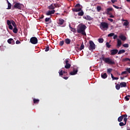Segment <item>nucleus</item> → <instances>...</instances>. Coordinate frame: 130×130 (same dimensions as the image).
<instances>
[{"instance_id": "49", "label": "nucleus", "mask_w": 130, "mask_h": 130, "mask_svg": "<svg viewBox=\"0 0 130 130\" xmlns=\"http://www.w3.org/2000/svg\"><path fill=\"white\" fill-rule=\"evenodd\" d=\"M59 76H62V70H61L60 72H59Z\"/></svg>"}, {"instance_id": "2", "label": "nucleus", "mask_w": 130, "mask_h": 130, "mask_svg": "<svg viewBox=\"0 0 130 130\" xmlns=\"http://www.w3.org/2000/svg\"><path fill=\"white\" fill-rule=\"evenodd\" d=\"M109 26V24H108V23L103 22L101 23L100 28L101 29V30H103V31H106V30H108Z\"/></svg>"}, {"instance_id": "18", "label": "nucleus", "mask_w": 130, "mask_h": 130, "mask_svg": "<svg viewBox=\"0 0 130 130\" xmlns=\"http://www.w3.org/2000/svg\"><path fill=\"white\" fill-rule=\"evenodd\" d=\"M48 9H49V10H54L55 7L54 4H51L49 6H48Z\"/></svg>"}, {"instance_id": "33", "label": "nucleus", "mask_w": 130, "mask_h": 130, "mask_svg": "<svg viewBox=\"0 0 130 130\" xmlns=\"http://www.w3.org/2000/svg\"><path fill=\"white\" fill-rule=\"evenodd\" d=\"M125 124H125V122L123 123L122 122H121L119 123L120 126H123V125H125Z\"/></svg>"}, {"instance_id": "31", "label": "nucleus", "mask_w": 130, "mask_h": 130, "mask_svg": "<svg viewBox=\"0 0 130 130\" xmlns=\"http://www.w3.org/2000/svg\"><path fill=\"white\" fill-rule=\"evenodd\" d=\"M112 36H114V33H110L108 35V37H112Z\"/></svg>"}, {"instance_id": "64", "label": "nucleus", "mask_w": 130, "mask_h": 130, "mask_svg": "<svg viewBox=\"0 0 130 130\" xmlns=\"http://www.w3.org/2000/svg\"><path fill=\"white\" fill-rule=\"evenodd\" d=\"M127 130H130V128L129 127H127Z\"/></svg>"}, {"instance_id": "37", "label": "nucleus", "mask_w": 130, "mask_h": 130, "mask_svg": "<svg viewBox=\"0 0 130 130\" xmlns=\"http://www.w3.org/2000/svg\"><path fill=\"white\" fill-rule=\"evenodd\" d=\"M54 8H59V6L57 4H54Z\"/></svg>"}, {"instance_id": "27", "label": "nucleus", "mask_w": 130, "mask_h": 130, "mask_svg": "<svg viewBox=\"0 0 130 130\" xmlns=\"http://www.w3.org/2000/svg\"><path fill=\"white\" fill-rule=\"evenodd\" d=\"M116 90H119L120 89V84H117V85H116Z\"/></svg>"}, {"instance_id": "63", "label": "nucleus", "mask_w": 130, "mask_h": 130, "mask_svg": "<svg viewBox=\"0 0 130 130\" xmlns=\"http://www.w3.org/2000/svg\"><path fill=\"white\" fill-rule=\"evenodd\" d=\"M121 80H123L124 79V77H120Z\"/></svg>"}, {"instance_id": "41", "label": "nucleus", "mask_w": 130, "mask_h": 130, "mask_svg": "<svg viewBox=\"0 0 130 130\" xmlns=\"http://www.w3.org/2000/svg\"><path fill=\"white\" fill-rule=\"evenodd\" d=\"M63 43H64L63 41H62L60 42L59 46H62V45H63Z\"/></svg>"}, {"instance_id": "58", "label": "nucleus", "mask_w": 130, "mask_h": 130, "mask_svg": "<svg viewBox=\"0 0 130 130\" xmlns=\"http://www.w3.org/2000/svg\"><path fill=\"white\" fill-rule=\"evenodd\" d=\"M108 11H112V8H108Z\"/></svg>"}, {"instance_id": "42", "label": "nucleus", "mask_w": 130, "mask_h": 130, "mask_svg": "<svg viewBox=\"0 0 130 130\" xmlns=\"http://www.w3.org/2000/svg\"><path fill=\"white\" fill-rule=\"evenodd\" d=\"M117 35H115L114 34V36H113V39H117Z\"/></svg>"}, {"instance_id": "44", "label": "nucleus", "mask_w": 130, "mask_h": 130, "mask_svg": "<svg viewBox=\"0 0 130 130\" xmlns=\"http://www.w3.org/2000/svg\"><path fill=\"white\" fill-rule=\"evenodd\" d=\"M50 18H46L45 19V22H49L50 20Z\"/></svg>"}, {"instance_id": "3", "label": "nucleus", "mask_w": 130, "mask_h": 130, "mask_svg": "<svg viewBox=\"0 0 130 130\" xmlns=\"http://www.w3.org/2000/svg\"><path fill=\"white\" fill-rule=\"evenodd\" d=\"M103 60L106 62V63H108V64H114L115 63V62L114 60H112V59H111L110 58H102Z\"/></svg>"}, {"instance_id": "30", "label": "nucleus", "mask_w": 130, "mask_h": 130, "mask_svg": "<svg viewBox=\"0 0 130 130\" xmlns=\"http://www.w3.org/2000/svg\"><path fill=\"white\" fill-rule=\"evenodd\" d=\"M85 47V46L84 45V44L82 43V44L80 46V50H83Z\"/></svg>"}, {"instance_id": "38", "label": "nucleus", "mask_w": 130, "mask_h": 130, "mask_svg": "<svg viewBox=\"0 0 130 130\" xmlns=\"http://www.w3.org/2000/svg\"><path fill=\"white\" fill-rule=\"evenodd\" d=\"M96 10L98 12H99V11H101V7L100 6H98L96 7Z\"/></svg>"}, {"instance_id": "4", "label": "nucleus", "mask_w": 130, "mask_h": 130, "mask_svg": "<svg viewBox=\"0 0 130 130\" xmlns=\"http://www.w3.org/2000/svg\"><path fill=\"white\" fill-rule=\"evenodd\" d=\"M7 25H8L9 28L10 30H13V26H15V25H16V23H15L14 21H13V20L10 21V20H8L7 21Z\"/></svg>"}, {"instance_id": "50", "label": "nucleus", "mask_w": 130, "mask_h": 130, "mask_svg": "<svg viewBox=\"0 0 130 130\" xmlns=\"http://www.w3.org/2000/svg\"><path fill=\"white\" fill-rule=\"evenodd\" d=\"M124 61H127V60L129 61V58H125V59H123Z\"/></svg>"}, {"instance_id": "53", "label": "nucleus", "mask_w": 130, "mask_h": 130, "mask_svg": "<svg viewBox=\"0 0 130 130\" xmlns=\"http://www.w3.org/2000/svg\"><path fill=\"white\" fill-rule=\"evenodd\" d=\"M126 74H127V72H126V71H123L121 73V75Z\"/></svg>"}, {"instance_id": "10", "label": "nucleus", "mask_w": 130, "mask_h": 130, "mask_svg": "<svg viewBox=\"0 0 130 130\" xmlns=\"http://www.w3.org/2000/svg\"><path fill=\"white\" fill-rule=\"evenodd\" d=\"M54 13H55V10H51V11H48L46 15L47 16H50V15H52L53 14H54Z\"/></svg>"}, {"instance_id": "9", "label": "nucleus", "mask_w": 130, "mask_h": 130, "mask_svg": "<svg viewBox=\"0 0 130 130\" xmlns=\"http://www.w3.org/2000/svg\"><path fill=\"white\" fill-rule=\"evenodd\" d=\"M118 52V50L117 49H113L111 50V55H115L116 53Z\"/></svg>"}, {"instance_id": "7", "label": "nucleus", "mask_w": 130, "mask_h": 130, "mask_svg": "<svg viewBox=\"0 0 130 130\" xmlns=\"http://www.w3.org/2000/svg\"><path fill=\"white\" fill-rule=\"evenodd\" d=\"M30 42H31L32 44H37L38 43V40L36 37H32L30 38Z\"/></svg>"}, {"instance_id": "25", "label": "nucleus", "mask_w": 130, "mask_h": 130, "mask_svg": "<svg viewBox=\"0 0 130 130\" xmlns=\"http://www.w3.org/2000/svg\"><path fill=\"white\" fill-rule=\"evenodd\" d=\"M111 72H112V69H107V73L109 74V75H110L111 73Z\"/></svg>"}, {"instance_id": "32", "label": "nucleus", "mask_w": 130, "mask_h": 130, "mask_svg": "<svg viewBox=\"0 0 130 130\" xmlns=\"http://www.w3.org/2000/svg\"><path fill=\"white\" fill-rule=\"evenodd\" d=\"M99 43H103L104 40L103 39H99Z\"/></svg>"}, {"instance_id": "1", "label": "nucleus", "mask_w": 130, "mask_h": 130, "mask_svg": "<svg viewBox=\"0 0 130 130\" xmlns=\"http://www.w3.org/2000/svg\"><path fill=\"white\" fill-rule=\"evenodd\" d=\"M87 29V26L85 25V24H83L82 23H80L77 28V32L78 33H80L82 35H84V36H86V32H85V30Z\"/></svg>"}, {"instance_id": "11", "label": "nucleus", "mask_w": 130, "mask_h": 130, "mask_svg": "<svg viewBox=\"0 0 130 130\" xmlns=\"http://www.w3.org/2000/svg\"><path fill=\"white\" fill-rule=\"evenodd\" d=\"M119 38L122 40V41H125L126 40V37H125V36H123V35H120L119 36Z\"/></svg>"}, {"instance_id": "16", "label": "nucleus", "mask_w": 130, "mask_h": 130, "mask_svg": "<svg viewBox=\"0 0 130 130\" xmlns=\"http://www.w3.org/2000/svg\"><path fill=\"white\" fill-rule=\"evenodd\" d=\"M13 27H14L13 30V33H15V34L18 33V29L17 28V25L15 24V25H14Z\"/></svg>"}, {"instance_id": "6", "label": "nucleus", "mask_w": 130, "mask_h": 130, "mask_svg": "<svg viewBox=\"0 0 130 130\" xmlns=\"http://www.w3.org/2000/svg\"><path fill=\"white\" fill-rule=\"evenodd\" d=\"M15 9H18V10H22V8H24V5L19 3H16L14 5Z\"/></svg>"}, {"instance_id": "28", "label": "nucleus", "mask_w": 130, "mask_h": 130, "mask_svg": "<svg viewBox=\"0 0 130 130\" xmlns=\"http://www.w3.org/2000/svg\"><path fill=\"white\" fill-rule=\"evenodd\" d=\"M129 23L127 20H126L124 23H123V26H127L128 25Z\"/></svg>"}, {"instance_id": "23", "label": "nucleus", "mask_w": 130, "mask_h": 130, "mask_svg": "<svg viewBox=\"0 0 130 130\" xmlns=\"http://www.w3.org/2000/svg\"><path fill=\"white\" fill-rule=\"evenodd\" d=\"M123 119V117L120 116L118 118V121H119V122H120L121 121H122Z\"/></svg>"}, {"instance_id": "8", "label": "nucleus", "mask_w": 130, "mask_h": 130, "mask_svg": "<svg viewBox=\"0 0 130 130\" xmlns=\"http://www.w3.org/2000/svg\"><path fill=\"white\" fill-rule=\"evenodd\" d=\"M65 63V69H70V68H71V63H70V60H69V59H66Z\"/></svg>"}, {"instance_id": "45", "label": "nucleus", "mask_w": 130, "mask_h": 130, "mask_svg": "<svg viewBox=\"0 0 130 130\" xmlns=\"http://www.w3.org/2000/svg\"><path fill=\"white\" fill-rule=\"evenodd\" d=\"M123 121H124V122H125V124H126V121H127V118H123Z\"/></svg>"}, {"instance_id": "17", "label": "nucleus", "mask_w": 130, "mask_h": 130, "mask_svg": "<svg viewBox=\"0 0 130 130\" xmlns=\"http://www.w3.org/2000/svg\"><path fill=\"white\" fill-rule=\"evenodd\" d=\"M120 86L121 88H123L126 87V83L125 82H121L120 83Z\"/></svg>"}, {"instance_id": "54", "label": "nucleus", "mask_w": 130, "mask_h": 130, "mask_svg": "<svg viewBox=\"0 0 130 130\" xmlns=\"http://www.w3.org/2000/svg\"><path fill=\"white\" fill-rule=\"evenodd\" d=\"M108 21H110V22H113V19L111 18H108Z\"/></svg>"}, {"instance_id": "22", "label": "nucleus", "mask_w": 130, "mask_h": 130, "mask_svg": "<svg viewBox=\"0 0 130 130\" xmlns=\"http://www.w3.org/2000/svg\"><path fill=\"white\" fill-rule=\"evenodd\" d=\"M65 42L66 44H70V43H71V40L69 39H66Z\"/></svg>"}, {"instance_id": "26", "label": "nucleus", "mask_w": 130, "mask_h": 130, "mask_svg": "<svg viewBox=\"0 0 130 130\" xmlns=\"http://www.w3.org/2000/svg\"><path fill=\"white\" fill-rule=\"evenodd\" d=\"M12 8V4H11L10 3H8V10H11Z\"/></svg>"}, {"instance_id": "14", "label": "nucleus", "mask_w": 130, "mask_h": 130, "mask_svg": "<svg viewBox=\"0 0 130 130\" xmlns=\"http://www.w3.org/2000/svg\"><path fill=\"white\" fill-rule=\"evenodd\" d=\"M63 23H64V20H63L62 19H59L58 20V24L59 25H62V24H63Z\"/></svg>"}, {"instance_id": "52", "label": "nucleus", "mask_w": 130, "mask_h": 130, "mask_svg": "<svg viewBox=\"0 0 130 130\" xmlns=\"http://www.w3.org/2000/svg\"><path fill=\"white\" fill-rule=\"evenodd\" d=\"M126 71H127V72L130 74V68H126Z\"/></svg>"}, {"instance_id": "36", "label": "nucleus", "mask_w": 130, "mask_h": 130, "mask_svg": "<svg viewBox=\"0 0 130 130\" xmlns=\"http://www.w3.org/2000/svg\"><path fill=\"white\" fill-rule=\"evenodd\" d=\"M70 29H71V30L72 32H74V33H75L76 32V29L75 28H74L72 27H70Z\"/></svg>"}, {"instance_id": "34", "label": "nucleus", "mask_w": 130, "mask_h": 130, "mask_svg": "<svg viewBox=\"0 0 130 130\" xmlns=\"http://www.w3.org/2000/svg\"><path fill=\"white\" fill-rule=\"evenodd\" d=\"M123 47H125V48H128L129 45L128 44H123Z\"/></svg>"}, {"instance_id": "56", "label": "nucleus", "mask_w": 130, "mask_h": 130, "mask_svg": "<svg viewBox=\"0 0 130 130\" xmlns=\"http://www.w3.org/2000/svg\"><path fill=\"white\" fill-rule=\"evenodd\" d=\"M111 2L113 4H114V3L116 2V0H111Z\"/></svg>"}, {"instance_id": "51", "label": "nucleus", "mask_w": 130, "mask_h": 130, "mask_svg": "<svg viewBox=\"0 0 130 130\" xmlns=\"http://www.w3.org/2000/svg\"><path fill=\"white\" fill-rule=\"evenodd\" d=\"M125 99L126 100V101H128V100H129V98H128L127 96H125Z\"/></svg>"}, {"instance_id": "61", "label": "nucleus", "mask_w": 130, "mask_h": 130, "mask_svg": "<svg viewBox=\"0 0 130 130\" xmlns=\"http://www.w3.org/2000/svg\"><path fill=\"white\" fill-rule=\"evenodd\" d=\"M114 80H118V77H115Z\"/></svg>"}, {"instance_id": "39", "label": "nucleus", "mask_w": 130, "mask_h": 130, "mask_svg": "<svg viewBox=\"0 0 130 130\" xmlns=\"http://www.w3.org/2000/svg\"><path fill=\"white\" fill-rule=\"evenodd\" d=\"M106 46L107 47H108V48H110V46H111L110 45V44H109V43L107 42L106 43Z\"/></svg>"}, {"instance_id": "40", "label": "nucleus", "mask_w": 130, "mask_h": 130, "mask_svg": "<svg viewBox=\"0 0 130 130\" xmlns=\"http://www.w3.org/2000/svg\"><path fill=\"white\" fill-rule=\"evenodd\" d=\"M113 7H114V8H115V9H117V10H118V9H121V7H118L114 5H113Z\"/></svg>"}, {"instance_id": "55", "label": "nucleus", "mask_w": 130, "mask_h": 130, "mask_svg": "<svg viewBox=\"0 0 130 130\" xmlns=\"http://www.w3.org/2000/svg\"><path fill=\"white\" fill-rule=\"evenodd\" d=\"M20 43H21V42L19 41V40L16 41V44H20Z\"/></svg>"}, {"instance_id": "5", "label": "nucleus", "mask_w": 130, "mask_h": 130, "mask_svg": "<svg viewBox=\"0 0 130 130\" xmlns=\"http://www.w3.org/2000/svg\"><path fill=\"white\" fill-rule=\"evenodd\" d=\"M95 48H96V45L92 41H90L88 49H89L91 51H92V50H94Z\"/></svg>"}, {"instance_id": "20", "label": "nucleus", "mask_w": 130, "mask_h": 130, "mask_svg": "<svg viewBox=\"0 0 130 130\" xmlns=\"http://www.w3.org/2000/svg\"><path fill=\"white\" fill-rule=\"evenodd\" d=\"M124 52H125V50L122 49V50H120L118 52V54H121L122 53H124Z\"/></svg>"}, {"instance_id": "59", "label": "nucleus", "mask_w": 130, "mask_h": 130, "mask_svg": "<svg viewBox=\"0 0 130 130\" xmlns=\"http://www.w3.org/2000/svg\"><path fill=\"white\" fill-rule=\"evenodd\" d=\"M110 18H114V16H113V15H111L110 16Z\"/></svg>"}, {"instance_id": "62", "label": "nucleus", "mask_w": 130, "mask_h": 130, "mask_svg": "<svg viewBox=\"0 0 130 130\" xmlns=\"http://www.w3.org/2000/svg\"><path fill=\"white\" fill-rule=\"evenodd\" d=\"M122 21L123 22H125L126 21H127V20L122 19Z\"/></svg>"}, {"instance_id": "43", "label": "nucleus", "mask_w": 130, "mask_h": 130, "mask_svg": "<svg viewBox=\"0 0 130 130\" xmlns=\"http://www.w3.org/2000/svg\"><path fill=\"white\" fill-rule=\"evenodd\" d=\"M49 50V46H47L46 49H45V51L47 52Z\"/></svg>"}, {"instance_id": "47", "label": "nucleus", "mask_w": 130, "mask_h": 130, "mask_svg": "<svg viewBox=\"0 0 130 130\" xmlns=\"http://www.w3.org/2000/svg\"><path fill=\"white\" fill-rule=\"evenodd\" d=\"M111 76L113 81L114 80V79L115 78V77H114V76H113V75L111 73Z\"/></svg>"}, {"instance_id": "13", "label": "nucleus", "mask_w": 130, "mask_h": 130, "mask_svg": "<svg viewBox=\"0 0 130 130\" xmlns=\"http://www.w3.org/2000/svg\"><path fill=\"white\" fill-rule=\"evenodd\" d=\"M117 47H120L121 44H122V43H121V41L119 39H117Z\"/></svg>"}, {"instance_id": "15", "label": "nucleus", "mask_w": 130, "mask_h": 130, "mask_svg": "<svg viewBox=\"0 0 130 130\" xmlns=\"http://www.w3.org/2000/svg\"><path fill=\"white\" fill-rule=\"evenodd\" d=\"M83 18L87 20V21H91L92 20V17H91L90 16L87 15L86 16L83 17Z\"/></svg>"}, {"instance_id": "57", "label": "nucleus", "mask_w": 130, "mask_h": 130, "mask_svg": "<svg viewBox=\"0 0 130 130\" xmlns=\"http://www.w3.org/2000/svg\"><path fill=\"white\" fill-rule=\"evenodd\" d=\"M63 78H64V80H68V79H69V77H63Z\"/></svg>"}, {"instance_id": "46", "label": "nucleus", "mask_w": 130, "mask_h": 130, "mask_svg": "<svg viewBox=\"0 0 130 130\" xmlns=\"http://www.w3.org/2000/svg\"><path fill=\"white\" fill-rule=\"evenodd\" d=\"M111 76L113 81L114 80V79L115 78V77H114V76H113V75L111 73Z\"/></svg>"}, {"instance_id": "19", "label": "nucleus", "mask_w": 130, "mask_h": 130, "mask_svg": "<svg viewBox=\"0 0 130 130\" xmlns=\"http://www.w3.org/2000/svg\"><path fill=\"white\" fill-rule=\"evenodd\" d=\"M101 77L102 79H106L107 78V74L106 73H102L101 74Z\"/></svg>"}, {"instance_id": "48", "label": "nucleus", "mask_w": 130, "mask_h": 130, "mask_svg": "<svg viewBox=\"0 0 130 130\" xmlns=\"http://www.w3.org/2000/svg\"><path fill=\"white\" fill-rule=\"evenodd\" d=\"M111 76L113 81L114 80V79L115 78V77H114V76H113V75L111 73Z\"/></svg>"}, {"instance_id": "29", "label": "nucleus", "mask_w": 130, "mask_h": 130, "mask_svg": "<svg viewBox=\"0 0 130 130\" xmlns=\"http://www.w3.org/2000/svg\"><path fill=\"white\" fill-rule=\"evenodd\" d=\"M39 103V100L34 99V103L36 104Z\"/></svg>"}, {"instance_id": "21", "label": "nucleus", "mask_w": 130, "mask_h": 130, "mask_svg": "<svg viewBox=\"0 0 130 130\" xmlns=\"http://www.w3.org/2000/svg\"><path fill=\"white\" fill-rule=\"evenodd\" d=\"M81 10H82V9H81V8L73 9V12H80V11H81Z\"/></svg>"}, {"instance_id": "12", "label": "nucleus", "mask_w": 130, "mask_h": 130, "mask_svg": "<svg viewBox=\"0 0 130 130\" xmlns=\"http://www.w3.org/2000/svg\"><path fill=\"white\" fill-rule=\"evenodd\" d=\"M77 73H78V69H74L73 71L70 72V75L74 76V75H77Z\"/></svg>"}, {"instance_id": "60", "label": "nucleus", "mask_w": 130, "mask_h": 130, "mask_svg": "<svg viewBox=\"0 0 130 130\" xmlns=\"http://www.w3.org/2000/svg\"><path fill=\"white\" fill-rule=\"evenodd\" d=\"M76 7H80V4H78L76 5Z\"/></svg>"}, {"instance_id": "24", "label": "nucleus", "mask_w": 130, "mask_h": 130, "mask_svg": "<svg viewBox=\"0 0 130 130\" xmlns=\"http://www.w3.org/2000/svg\"><path fill=\"white\" fill-rule=\"evenodd\" d=\"M7 41L9 43V44H11L12 42L14 41V40L13 39H9Z\"/></svg>"}, {"instance_id": "35", "label": "nucleus", "mask_w": 130, "mask_h": 130, "mask_svg": "<svg viewBox=\"0 0 130 130\" xmlns=\"http://www.w3.org/2000/svg\"><path fill=\"white\" fill-rule=\"evenodd\" d=\"M84 15V12L81 11L78 13V16H83Z\"/></svg>"}]
</instances>
